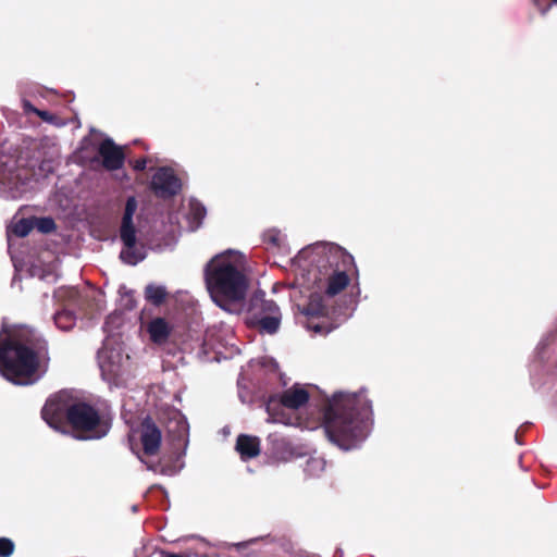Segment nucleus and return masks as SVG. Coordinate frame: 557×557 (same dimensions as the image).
Masks as SVG:
<instances>
[{"label": "nucleus", "instance_id": "f704fd0d", "mask_svg": "<svg viewBox=\"0 0 557 557\" xmlns=\"http://www.w3.org/2000/svg\"><path fill=\"white\" fill-rule=\"evenodd\" d=\"M277 440H278V438H277V435H276V434H270V435L268 436V441H269V442H271V443H273V444H274V443H276V442H277Z\"/></svg>", "mask_w": 557, "mask_h": 557}, {"label": "nucleus", "instance_id": "6ab92c4d", "mask_svg": "<svg viewBox=\"0 0 557 557\" xmlns=\"http://www.w3.org/2000/svg\"><path fill=\"white\" fill-rule=\"evenodd\" d=\"M263 242L271 248L283 250L286 247V235L277 228H269L263 233Z\"/></svg>", "mask_w": 557, "mask_h": 557}, {"label": "nucleus", "instance_id": "6e6552de", "mask_svg": "<svg viewBox=\"0 0 557 557\" xmlns=\"http://www.w3.org/2000/svg\"><path fill=\"white\" fill-rule=\"evenodd\" d=\"M372 416L371 401L363 393L350 394V449L358 447L370 434Z\"/></svg>", "mask_w": 557, "mask_h": 557}, {"label": "nucleus", "instance_id": "f03ea898", "mask_svg": "<svg viewBox=\"0 0 557 557\" xmlns=\"http://www.w3.org/2000/svg\"><path fill=\"white\" fill-rule=\"evenodd\" d=\"M293 264L308 285L327 297H334L348 286L346 250L327 242H318L302 248Z\"/></svg>", "mask_w": 557, "mask_h": 557}, {"label": "nucleus", "instance_id": "c756f323", "mask_svg": "<svg viewBox=\"0 0 557 557\" xmlns=\"http://www.w3.org/2000/svg\"><path fill=\"white\" fill-rule=\"evenodd\" d=\"M191 214L194 220L200 223L206 215V209L198 202L191 203Z\"/></svg>", "mask_w": 557, "mask_h": 557}, {"label": "nucleus", "instance_id": "423d86ee", "mask_svg": "<svg viewBox=\"0 0 557 557\" xmlns=\"http://www.w3.org/2000/svg\"><path fill=\"white\" fill-rule=\"evenodd\" d=\"M138 202L134 196L126 199L125 209L120 227V238L123 248L120 252V259L128 264L136 265L147 257V250L144 245H138L136 240V228L133 223L134 214Z\"/></svg>", "mask_w": 557, "mask_h": 557}, {"label": "nucleus", "instance_id": "20e7f679", "mask_svg": "<svg viewBox=\"0 0 557 557\" xmlns=\"http://www.w3.org/2000/svg\"><path fill=\"white\" fill-rule=\"evenodd\" d=\"M309 398L308 391L299 384H295L281 394L270 396L265 404V410L269 414L267 421L290 426L315 429L304 422L293 412L305 406Z\"/></svg>", "mask_w": 557, "mask_h": 557}, {"label": "nucleus", "instance_id": "b1692460", "mask_svg": "<svg viewBox=\"0 0 557 557\" xmlns=\"http://www.w3.org/2000/svg\"><path fill=\"white\" fill-rule=\"evenodd\" d=\"M34 228V221L30 219H21L11 227V232L18 237L27 236Z\"/></svg>", "mask_w": 557, "mask_h": 557}, {"label": "nucleus", "instance_id": "f8f14e48", "mask_svg": "<svg viewBox=\"0 0 557 557\" xmlns=\"http://www.w3.org/2000/svg\"><path fill=\"white\" fill-rule=\"evenodd\" d=\"M74 404L67 392H59L47 399L41 410L42 419L50 428L63 432V420H69V411Z\"/></svg>", "mask_w": 557, "mask_h": 557}, {"label": "nucleus", "instance_id": "c85d7f7f", "mask_svg": "<svg viewBox=\"0 0 557 557\" xmlns=\"http://www.w3.org/2000/svg\"><path fill=\"white\" fill-rule=\"evenodd\" d=\"M148 469L169 476L175 475L178 472V470L173 466H161L160 463L148 465Z\"/></svg>", "mask_w": 557, "mask_h": 557}, {"label": "nucleus", "instance_id": "c9c22d12", "mask_svg": "<svg viewBox=\"0 0 557 557\" xmlns=\"http://www.w3.org/2000/svg\"><path fill=\"white\" fill-rule=\"evenodd\" d=\"M349 260H350V265H354V267H355V264H354V258H352V256H351V255H350V257H349Z\"/></svg>", "mask_w": 557, "mask_h": 557}, {"label": "nucleus", "instance_id": "2eb2a0df", "mask_svg": "<svg viewBox=\"0 0 557 557\" xmlns=\"http://www.w3.org/2000/svg\"><path fill=\"white\" fill-rule=\"evenodd\" d=\"M161 440L160 429L150 419H146L140 434L144 453L150 456L156 455L160 449Z\"/></svg>", "mask_w": 557, "mask_h": 557}, {"label": "nucleus", "instance_id": "4c0bfd02", "mask_svg": "<svg viewBox=\"0 0 557 557\" xmlns=\"http://www.w3.org/2000/svg\"><path fill=\"white\" fill-rule=\"evenodd\" d=\"M352 294H354V293H352V290L350 289V292H349L350 298L352 297Z\"/></svg>", "mask_w": 557, "mask_h": 557}, {"label": "nucleus", "instance_id": "0eeeda50", "mask_svg": "<svg viewBox=\"0 0 557 557\" xmlns=\"http://www.w3.org/2000/svg\"><path fill=\"white\" fill-rule=\"evenodd\" d=\"M71 425L88 434L79 436V440H100L104 437L111 428L110 422L86 403H75L69 411Z\"/></svg>", "mask_w": 557, "mask_h": 557}, {"label": "nucleus", "instance_id": "58836bf2", "mask_svg": "<svg viewBox=\"0 0 557 557\" xmlns=\"http://www.w3.org/2000/svg\"><path fill=\"white\" fill-rule=\"evenodd\" d=\"M553 3L557 5V0H553Z\"/></svg>", "mask_w": 557, "mask_h": 557}, {"label": "nucleus", "instance_id": "4be33fe9", "mask_svg": "<svg viewBox=\"0 0 557 557\" xmlns=\"http://www.w3.org/2000/svg\"><path fill=\"white\" fill-rule=\"evenodd\" d=\"M325 307L319 295H311L309 302L302 308L301 313L307 317H319L324 314Z\"/></svg>", "mask_w": 557, "mask_h": 557}, {"label": "nucleus", "instance_id": "a211bd4d", "mask_svg": "<svg viewBox=\"0 0 557 557\" xmlns=\"http://www.w3.org/2000/svg\"><path fill=\"white\" fill-rule=\"evenodd\" d=\"M172 327L163 318H154L147 325L150 339L156 344L166 342Z\"/></svg>", "mask_w": 557, "mask_h": 557}, {"label": "nucleus", "instance_id": "412c9836", "mask_svg": "<svg viewBox=\"0 0 557 557\" xmlns=\"http://www.w3.org/2000/svg\"><path fill=\"white\" fill-rule=\"evenodd\" d=\"M54 323L61 331H70L76 323V317L73 311L64 309L57 311L53 315Z\"/></svg>", "mask_w": 557, "mask_h": 557}, {"label": "nucleus", "instance_id": "393cba45", "mask_svg": "<svg viewBox=\"0 0 557 557\" xmlns=\"http://www.w3.org/2000/svg\"><path fill=\"white\" fill-rule=\"evenodd\" d=\"M77 296H78V292L74 287L59 288L54 293V297H55V299L58 301H65V300H67L71 304L76 301Z\"/></svg>", "mask_w": 557, "mask_h": 557}, {"label": "nucleus", "instance_id": "2f4dec72", "mask_svg": "<svg viewBox=\"0 0 557 557\" xmlns=\"http://www.w3.org/2000/svg\"><path fill=\"white\" fill-rule=\"evenodd\" d=\"M132 166L135 171H144L147 166V159L140 158L132 162Z\"/></svg>", "mask_w": 557, "mask_h": 557}, {"label": "nucleus", "instance_id": "aec40b11", "mask_svg": "<svg viewBox=\"0 0 557 557\" xmlns=\"http://www.w3.org/2000/svg\"><path fill=\"white\" fill-rule=\"evenodd\" d=\"M168 292L163 285L148 284L145 288V298L154 306H160L166 298Z\"/></svg>", "mask_w": 557, "mask_h": 557}, {"label": "nucleus", "instance_id": "f257e3e1", "mask_svg": "<svg viewBox=\"0 0 557 557\" xmlns=\"http://www.w3.org/2000/svg\"><path fill=\"white\" fill-rule=\"evenodd\" d=\"M49 362L47 342L27 326H2L0 373L15 385L34 384Z\"/></svg>", "mask_w": 557, "mask_h": 557}, {"label": "nucleus", "instance_id": "a878e982", "mask_svg": "<svg viewBox=\"0 0 557 557\" xmlns=\"http://www.w3.org/2000/svg\"><path fill=\"white\" fill-rule=\"evenodd\" d=\"M34 227H36L39 232L47 234L51 233L55 230V223L52 218H38L33 220Z\"/></svg>", "mask_w": 557, "mask_h": 557}, {"label": "nucleus", "instance_id": "cd10ccee", "mask_svg": "<svg viewBox=\"0 0 557 557\" xmlns=\"http://www.w3.org/2000/svg\"><path fill=\"white\" fill-rule=\"evenodd\" d=\"M14 552V543L8 537L0 539V556L9 557Z\"/></svg>", "mask_w": 557, "mask_h": 557}, {"label": "nucleus", "instance_id": "f3484780", "mask_svg": "<svg viewBox=\"0 0 557 557\" xmlns=\"http://www.w3.org/2000/svg\"><path fill=\"white\" fill-rule=\"evenodd\" d=\"M235 448L243 460L252 459L260 454V440L257 436L240 434Z\"/></svg>", "mask_w": 557, "mask_h": 557}, {"label": "nucleus", "instance_id": "4468645a", "mask_svg": "<svg viewBox=\"0 0 557 557\" xmlns=\"http://www.w3.org/2000/svg\"><path fill=\"white\" fill-rule=\"evenodd\" d=\"M98 154L102 160V166L108 171H116L124 165L125 154L123 147L117 146L110 137H106L100 143Z\"/></svg>", "mask_w": 557, "mask_h": 557}, {"label": "nucleus", "instance_id": "5701e85b", "mask_svg": "<svg viewBox=\"0 0 557 557\" xmlns=\"http://www.w3.org/2000/svg\"><path fill=\"white\" fill-rule=\"evenodd\" d=\"M325 468V461L322 458H309L306 461L304 471L309 476H319Z\"/></svg>", "mask_w": 557, "mask_h": 557}, {"label": "nucleus", "instance_id": "ddd939ff", "mask_svg": "<svg viewBox=\"0 0 557 557\" xmlns=\"http://www.w3.org/2000/svg\"><path fill=\"white\" fill-rule=\"evenodd\" d=\"M150 186L157 197L168 199L181 191L182 182L171 168L162 166L152 175Z\"/></svg>", "mask_w": 557, "mask_h": 557}, {"label": "nucleus", "instance_id": "7c9ffc66", "mask_svg": "<svg viewBox=\"0 0 557 557\" xmlns=\"http://www.w3.org/2000/svg\"><path fill=\"white\" fill-rule=\"evenodd\" d=\"M119 320H120V315H117V314L109 315L103 325L104 332H111L112 331L111 325L114 324L115 322H117Z\"/></svg>", "mask_w": 557, "mask_h": 557}, {"label": "nucleus", "instance_id": "dca6fc26", "mask_svg": "<svg viewBox=\"0 0 557 557\" xmlns=\"http://www.w3.org/2000/svg\"><path fill=\"white\" fill-rule=\"evenodd\" d=\"M168 432L172 437L174 448H183L185 450L188 444L189 433V425L187 423V420L183 416L177 414V417L170 422L168 426Z\"/></svg>", "mask_w": 557, "mask_h": 557}, {"label": "nucleus", "instance_id": "72a5a7b5", "mask_svg": "<svg viewBox=\"0 0 557 557\" xmlns=\"http://www.w3.org/2000/svg\"><path fill=\"white\" fill-rule=\"evenodd\" d=\"M309 327L312 329L315 333L322 332V326H320L319 324L309 325Z\"/></svg>", "mask_w": 557, "mask_h": 557}, {"label": "nucleus", "instance_id": "473e14b6", "mask_svg": "<svg viewBox=\"0 0 557 557\" xmlns=\"http://www.w3.org/2000/svg\"><path fill=\"white\" fill-rule=\"evenodd\" d=\"M23 108L26 112H32L36 114V111H40L39 109L35 108L28 100L23 101Z\"/></svg>", "mask_w": 557, "mask_h": 557}, {"label": "nucleus", "instance_id": "e433bc0d", "mask_svg": "<svg viewBox=\"0 0 557 557\" xmlns=\"http://www.w3.org/2000/svg\"><path fill=\"white\" fill-rule=\"evenodd\" d=\"M154 249L158 250V251H162L163 250V248L160 247V246H156Z\"/></svg>", "mask_w": 557, "mask_h": 557}, {"label": "nucleus", "instance_id": "9d476101", "mask_svg": "<svg viewBox=\"0 0 557 557\" xmlns=\"http://www.w3.org/2000/svg\"><path fill=\"white\" fill-rule=\"evenodd\" d=\"M18 160L15 153L0 152V197L15 200L25 193Z\"/></svg>", "mask_w": 557, "mask_h": 557}, {"label": "nucleus", "instance_id": "1a4fd4ad", "mask_svg": "<svg viewBox=\"0 0 557 557\" xmlns=\"http://www.w3.org/2000/svg\"><path fill=\"white\" fill-rule=\"evenodd\" d=\"M248 314L251 323L258 324L262 332L275 334L281 325L282 314L278 306L265 299V293L256 292L248 304Z\"/></svg>", "mask_w": 557, "mask_h": 557}, {"label": "nucleus", "instance_id": "bb28decb", "mask_svg": "<svg viewBox=\"0 0 557 557\" xmlns=\"http://www.w3.org/2000/svg\"><path fill=\"white\" fill-rule=\"evenodd\" d=\"M36 115L49 124H53L57 126H63L65 124L57 115L45 110L36 111Z\"/></svg>", "mask_w": 557, "mask_h": 557}, {"label": "nucleus", "instance_id": "39448f33", "mask_svg": "<svg viewBox=\"0 0 557 557\" xmlns=\"http://www.w3.org/2000/svg\"><path fill=\"white\" fill-rule=\"evenodd\" d=\"M321 425L332 444L348 450V393L336 392L324 399Z\"/></svg>", "mask_w": 557, "mask_h": 557}, {"label": "nucleus", "instance_id": "9b49d317", "mask_svg": "<svg viewBox=\"0 0 557 557\" xmlns=\"http://www.w3.org/2000/svg\"><path fill=\"white\" fill-rule=\"evenodd\" d=\"M98 362L102 377L109 382L120 379L129 369V356L121 345H112L110 339L98 351Z\"/></svg>", "mask_w": 557, "mask_h": 557}, {"label": "nucleus", "instance_id": "7ed1b4c3", "mask_svg": "<svg viewBox=\"0 0 557 557\" xmlns=\"http://www.w3.org/2000/svg\"><path fill=\"white\" fill-rule=\"evenodd\" d=\"M243 265V255L226 250L212 257L205 268V281L211 299L230 313L237 314L243 309L248 288Z\"/></svg>", "mask_w": 557, "mask_h": 557}]
</instances>
